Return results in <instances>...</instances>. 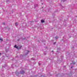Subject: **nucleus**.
<instances>
[{"label": "nucleus", "mask_w": 77, "mask_h": 77, "mask_svg": "<svg viewBox=\"0 0 77 77\" xmlns=\"http://www.w3.org/2000/svg\"><path fill=\"white\" fill-rule=\"evenodd\" d=\"M14 48H17V49H18V46H17V45H15L14 46Z\"/></svg>", "instance_id": "obj_1"}, {"label": "nucleus", "mask_w": 77, "mask_h": 77, "mask_svg": "<svg viewBox=\"0 0 77 77\" xmlns=\"http://www.w3.org/2000/svg\"><path fill=\"white\" fill-rule=\"evenodd\" d=\"M41 22H42V23H44L45 21L43 20H42L41 21Z\"/></svg>", "instance_id": "obj_2"}, {"label": "nucleus", "mask_w": 77, "mask_h": 77, "mask_svg": "<svg viewBox=\"0 0 77 77\" xmlns=\"http://www.w3.org/2000/svg\"><path fill=\"white\" fill-rule=\"evenodd\" d=\"M15 25L16 26H18V23H15Z\"/></svg>", "instance_id": "obj_3"}, {"label": "nucleus", "mask_w": 77, "mask_h": 77, "mask_svg": "<svg viewBox=\"0 0 77 77\" xmlns=\"http://www.w3.org/2000/svg\"><path fill=\"white\" fill-rule=\"evenodd\" d=\"M0 40H1V41H3V39L2 38H0Z\"/></svg>", "instance_id": "obj_4"}, {"label": "nucleus", "mask_w": 77, "mask_h": 77, "mask_svg": "<svg viewBox=\"0 0 77 77\" xmlns=\"http://www.w3.org/2000/svg\"><path fill=\"white\" fill-rule=\"evenodd\" d=\"M56 39H57V38H58V37L57 36L55 37Z\"/></svg>", "instance_id": "obj_5"}, {"label": "nucleus", "mask_w": 77, "mask_h": 77, "mask_svg": "<svg viewBox=\"0 0 77 77\" xmlns=\"http://www.w3.org/2000/svg\"><path fill=\"white\" fill-rule=\"evenodd\" d=\"M2 24H3V25H5V23H2Z\"/></svg>", "instance_id": "obj_6"}, {"label": "nucleus", "mask_w": 77, "mask_h": 77, "mask_svg": "<svg viewBox=\"0 0 77 77\" xmlns=\"http://www.w3.org/2000/svg\"><path fill=\"white\" fill-rule=\"evenodd\" d=\"M21 47H22V46H21L20 47V48H21Z\"/></svg>", "instance_id": "obj_7"}, {"label": "nucleus", "mask_w": 77, "mask_h": 77, "mask_svg": "<svg viewBox=\"0 0 77 77\" xmlns=\"http://www.w3.org/2000/svg\"><path fill=\"white\" fill-rule=\"evenodd\" d=\"M73 67V66H72L71 67V68H72Z\"/></svg>", "instance_id": "obj_8"}, {"label": "nucleus", "mask_w": 77, "mask_h": 77, "mask_svg": "<svg viewBox=\"0 0 77 77\" xmlns=\"http://www.w3.org/2000/svg\"><path fill=\"white\" fill-rule=\"evenodd\" d=\"M72 63V64H75V63Z\"/></svg>", "instance_id": "obj_9"}, {"label": "nucleus", "mask_w": 77, "mask_h": 77, "mask_svg": "<svg viewBox=\"0 0 77 77\" xmlns=\"http://www.w3.org/2000/svg\"><path fill=\"white\" fill-rule=\"evenodd\" d=\"M23 74V73L22 72H21V74Z\"/></svg>", "instance_id": "obj_10"}, {"label": "nucleus", "mask_w": 77, "mask_h": 77, "mask_svg": "<svg viewBox=\"0 0 77 77\" xmlns=\"http://www.w3.org/2000/svg\"><path fill=\"white\" fill-rule=\"evenodd\" d=\"M56 44V42H54V44Z\"/></svg>", "instance_id": "obj_11"}, {"label": "nucleus", "mask_w": 77, "mask_h": 77, "mask_svg": "<svg viewBox=\"0 0 77 77\" xmlns=\"http://www.w3.org/2000/svg\"><path fill=\"white\" fill-rule=\"evenodd\" d=\"M65 0H63V2H65Z\"/></svg>", "instance_id": "obj_12"}, {"label": "nucleus", "mask_w": 77, "mask_h": 77, "mask_svg": "<svg viewBox=\"0 0 77 77\" xmlns=\"http://www.w3.org/2000/svg\"><path fill=\"white\" fill-rule=\"evenodd\" d=\"M28 52L29 53V51H28Z\"/></svg>", "instance_id": "obj_13"}, {"label": "nucleus", "mask_w": 77, "mask_h": 77, "mask_svg": "<svg viewBox=\"0 0 77 77\" xmlns=\"http://www.w3.org/2000/svg\"><path fill=\"white\" fill-rule=\"evenodd\" d=\"M1 54H1V53H0V55H1Z\"/></svg>", "instance_id": "obj_14"}, {"label": "nucleus", "mask_w": 77, "mask_h": 77, "mask_svg": "<svg viewBox=\"0 0 77 77\" xmlns=\"http://www.w3.org/2000/svg\"><path fill=\"white\" fill-rule=\"evenodd\" d=\"M23 73H24V71H23Z\"/></svg>", "instance_id": "obj_15"}, {"label": "nucleus", "mask_w": 77, "mask_h": 77, "mask_svg": "<svg viewBox=\"0 0 77 77\" xmlns=\"http://www.w3.org/2000/svg\"><path fill=\"white\" fill-rule=\"evenodd\" d=\"M42 5H43V4H42Z\"/></svg>", "instance_id": "obj_16"}, {"label": "nucleus", "mask_w": 77, "mask_h": 77, "mask_svg": "<svg viewBox=\"0 0 77 77\" xmlns=\"http://www.w3.org/2000/svg\"><path fill=\"white\" fill-rule=\"evenodd\" d=\"M42 8H44V7H43Z\"/></svg>", "instance_id": "obj_17"}]
</instances>
